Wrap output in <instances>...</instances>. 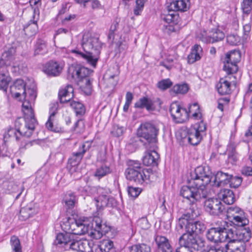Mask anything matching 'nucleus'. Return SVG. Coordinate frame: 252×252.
<instances>
[{"instance_id": "f257e3e1", "label": "nucleus", "mask_w": 252, "mask_h": 252, "mask_svg": "<svg viewBox=\"0 0 252 252\" xmlns=\"http://www.w3.org/2000/svg\"><path fill=\"white\" fill-rule=\"evenodd\" d=\"M199 215V211L194 207L190 208L178 219L176 228L178 231L185 228L184 233L179 239V244L190 249L198 251L201 247L196 239V235L202 233L206 229L205 224L194 220Z\"/></svg>"}, {"instance_id": "f03ea898", "label": "nucleus", "mask_w": 252, "mask_h": 252, "mask_svg": "<svg viewBox=\"0 0 252 252\" xmlns=\"http://www.w3.org/2000/svg\"><path fill=\"white\" fill-rule=\"evenodd\" d=\"M190 177L193 185L182 187L180 194L193 205L208 197L209 192L206 186L211 182L213 176L209 167L199 166L190 174Z\"/></svg>"}, {"instance_id": "7ed1b4c3", "label": "nucleus", "mask_w": 252, "mask_h": 252, "mask_svg": "<svg viewBox=\"0 0 252 252\" xmlns=\"http://www.w3.org/2000/svg\"><path fill=\"white\" fill-rule=\"evenodd\" d=\"M83 51L78 48L71 51L75 55L87 61V62L95 67L98 61V57L101 49L102 43L97 36H92L89 34L83 35L82 42Z\"/></svg>"}, {"instance_id": "20e7f679", "label": "nucleus", "mask_w": 252, "mask_h": 252, "mask_svg": "<svg viewBox=\"0 0 252 252\" xmlns=\"http://www.w3.org/2000/svg\"><path fill=\"white\" fill-rule=\"evenodd\" d=\"M90 70L80 64H72L68 69L67 78L70 81L74 80L80 85L84 93L89 95L92 93V87L89 77Z\"/></svg>"}, {"instance_id": "39448f33", "label": "nucleus", "mask_w": 252, "mask_h": 252, "mask_svg": "<svg viewBox=\"0 0 252 252\" xmlns=\"http://www.w3.org/2000/svg\"><path fill=\"white\" fill-rule=\"evenodd\" d=\"M125 174L128 180L137 185H142L147 181L153 182L155 176L154 173L143 168L139 161L134 160L129 161Z\"/></svg>"}, {"instance_id": "423d86ee", "label": "nucleus", "mask_w": 252, "mask_h": 252, "mask_svg": "<svg viewBox=\"0 0 252 252\" xmlns=\"http://www.w3.org/2000/svg\"><path fill=\"white\" fill-rule=\"evenodd\" d=\"M159 127L158 124L153 122H145L141 124L137 129V135L145 140L144 145L148 148L154 147L158 141L157 136L159 133Z\"/></svg>"}, {"instance_id": "0eeeda50", "label": "nucleus", "mask_w": 252, "mask_h": 252, "mask_svg": "<svg viewBox=\"0 0 252 252\" xmlns=\"http://www.w3.org/2000/svg\"><path fill=\"white\" fill-rule=\"evenodd\" d=\"M244 226L229 228L227 235L228 236V243L226 244L227 249L229 247L231 249H235L237 246L242 245L244 247L243 252H245L246 246L245 242L249 241L251 238V231L250 229L244 228Z\"/></svg>"}, {"instance_id": "6e6552de", "label": "nucleus", "mask_w": 252, "mask_h": 252, "mask_svg": "<svg viewBox=\"0 0 252 252\" xmlns=\"http://www.w3.org/2000/svg\"><path fill=\"white\" fill-rule=\"evenodd\" d=\"M23 120L22 118H18L15 122L16 128H10L3 134L2 144L6 145V142L9 141L10 138H15L17 141H19L21 138L24 137H30L34 130L28 129L25 125H22Z\"/></svg>"}, {"instance_id": "1a4fd4ad", "label": "nucleus", "mask_w": 252, "mask_h": 252, "mask_svg": "<svg viewBox=\"0 0 252 252\" xmlns=\"http://www.w3.org/2000/svg\"><path fill=\"white\" fill-rule=\"evenodd\" d=\"M229 227L228 223L225 221L220 222V225L213 227L207 230L206 237L210 242L217 243L218 242H227L228 243V234Z\"/></svg>"}, {"instance_id": "9d476101", "label": "nucleus", "mask_w": 252, "mask_h": 252, "mask_svg": "<svg viewBox=\"0 0 252 252\" xmlns=\"http://www.w3.org/2000/svg\"><path fill=\"white\" fill-rule=\"evenodd\" d=\"M64 229L71 234L72 237L73 235H82L86 233L90 235L91 230L90 224L70 218L64 223Z\"/></svg>"}, {"instance_id": "9b49d317", "label": "nucleus", "mask_w": 252, "mask_h": 252, "mask_svg": "<svg viewBox=\"0 0 252 252\" xmlns=\"http://www.w3.org/2000/svg\"><path fill=\"white\" fill-rule=\"evenodd\" d=\"M24 97V101L23 102V111L24 114V119L23 122L25 123L26 127H28V129L34 130L35 125L37 124L33 112L32 108V104L34 102H32L30 99Z\"/></svg>"}, {"instance_id": "f8f14e48", "label": "nucleus", "mask_w": 252, "mask_h": 252, "mask_svg": "<svg viewBox=\"0 0 252 252\" xmlns=\"http://www.w3.org/2000/svg\"><path fill=\"white\" fill-rule=\"evenodd\" d=\"M240 59L241 53L239 51L234 50L227 53L224 61L223 70L228 74L236 73L238 69L237 64Z\"/></svg>"}, {"instance_id": "ddd939ff", "label": "nucleus", "mask_w": 252, "mask_h": 252, "mask_svg": "<svg viewBox=\"0 0 252 252\" xmlns=\"http://www.w3.org/2000/svg\"><path fill=\"white\" fill-rule=\"evenodd\" d=\"M203 203L205 211L210 215L219 216L226 211L220 200L217 198H208Z\"/></svg>"}, {"instance_id": "4468645a", "label": "nucleus", "mask_w": 252, "mask_h": 252, "mask_svg": "<svg viewBox=\"0 0 252 252\" xmlns=\"http://www.w3.org/2000/svg\"><path fill=\"white\" fill-rule=\"evenodd\" d=\"M227 217L232 218L231 221L236 226H246L249 223V220L244 216V211L238 207H229L227 209Z\"/></svg>"}, {"instance_id": "2eb2a0df", "label": "nucleus", "mask_w": 252, "mask_h": 252, "mask_svg": "<svg viewBox=\"0 0 252 252\" xmlns=\"http://www.w3.org/2000/svg\"><path fill=\"white\" fill-rule=\"evenodd\" d=\"M161 19L164 23L162 28L164 32L170 34L172 32H176L179 30V17L178 15L173 13L168 14L162 16Z\"/></svg>"}, {"instance_id": "dca6fc26", "label": "nucleus", "mask_w": 252, "mask_h": 252, "mask_svg": "<svg viewBox=\"0 0 252 252\" xmlns=\"http://www.w3.org/2000/svg\"><path fill=\"white\" fill-rule=\"evenodd\" d=\"M169 112L173 119L178 123L184 121L189 116L188 110L181 107L177 102L171 104Z\"/></svg>"}, {"instance_id": "f3484780", "label": "nucleus", "mask_w": 252, "mask_h": 252, "mask_svg": "<svg viewBox=\"0 0 252 252\" xmlns=\"http://www.w3.org/2000/svg\"><path fill=\"white\" fill-rule=\"evenodd\" d=\"M224 32L218 28L213 29L209 32V35H202L201 40L206 43H214L224 39Z\"/></svg>"}, {"instance_id": "a211bd4d", "label": "nucleus", "mask_w": 252, "mask_h": 252, "mask_svg": "<svg viewBox=\"0 0 252 252\" xmlns=\"http://www.w3.org/2000/svg\"><path fill=\"white\" fill-rule=\"evenodd\" d=\"M16 60V48L12 47L4 51L0 59V67H5L7 68L10 66Z\"/></svg>"}, {"instance_id": "6ab92c4d", "label": "nucleus", "mask_w": 252, "mask_h": 252, "mask_svg": "<svg viewBox=\"0 0 252 252\" xmlns=\"http://www.w3.org/2000/svg\"><path fill=\"white\" fill-rule=\"evenodd\" d=\"M63 67L61 63L54 61L47 63L43 67L44 72L49 76H58L62 72Z\"/></svg>"}, {"instance_id": "aec40b11", "label": "nucleus", "mask_w": 252, "mask_h": 252, "mask_svg": "<svg viewBox=\"0 0 252 252\" xmlns=\"http://www.w3.org/2000/svg\"><path fill=\"white\" fill-rule=\"evenodd\" d=\"M231 76L226 77L225 78H221L217 84L216 87L218 93L221 95H226L231 93V83L236 85V82L232 80L230 81L228 79H231Z\"/></svg>"}, {"instance_id": "412c9836", "label": "nucleus", "mask_w": 252, "mask_h": 252, "mask_svg": "<svg viewBox=\"0 0 252 252\" xmlns=\"http://www.w3.org/2000/svg\"><path fill=\"white\" fill-rule=\"evenodd\" d=\"M231 249L230 247L228 249L224 247L216 246L213 245H208L205 247L202 252H243L244 247L242 245H239L235 248Z\"/></svg>"}, {"instance_id": "4be33fe9", "label": "nucleus", "mask_w": 252, "mask_h": 252, "mask_svg": "<svg viewBox=\"0 0 252 252\" xmlns=\"http://www.w3.org/2000/svg\"><path fill=\"white\" fill-rule=\"evenodd\" d=\"M152 150L145 153V156L143 158V163L146 166H157L158 164V160L159 156L155 151V146L151 147ZM148 148H150L149 147Z\"/></svg>"}, {"instance_id": "5701e85b", "label": "nucleus", "mask_w": 252, "mask_h": 252, "mask_svg": "<svg viewBox=\"0 0 252 252\" xmlns=\"http://www.w3.org/2000/svg\"><path fill=\"white\" fill-rule=\"evenodd\" d=\"M10 91L12 96L18 98L21 95H25L26 84L22 79H17L10 87Z\"/></svg>"}, {"instance_id": "b1692460", "label": "nucleus", "mask_w": 252, "mask_h": 252, "mask_svg": "<svg viewBox=\"0 0 252 252\" xmlns=\"http://www.w3.org/2000/svg\"><path fill=\"white\" fill-rule=\"evenodd\" d=\"M98 192L100 194L96 200L98 203L97 206L103 208L110 206L111 204L110 203V202H112L113 198H110L108 196L110 193V190L108 189H104L101 188L99 189Z\"/></svg>"}, {"instance_id": "393cba45", "label": "nucleus", "mask_w": 252, "mask_h": 252, "mask_svg": "<svg viewBox=\"0 0 252 252\" xmlns=\"http://www.w3.org/2000/svg\"><path fill=\"white\" fill-rule=\"evenodd\" d=\"M230 174L222 171H218L214 177L212 185L216 187H223L228 184Z\"/></svg>"}, {"instance_id": "a878e982", "label": "nucleus", "mask_w": 252, "mask_h": 252, "mask_svg": "<svg viewBox=\"0 0 252 252\" xmlns=\"http://www.w3.org/2000/svg\"><path fill=\"white\" fill-rule=\"evenodd\" d=\"M74 89L70 85H67L59 92L58 96L61 103L70 101L73 97Z\"/></svg>"}, {"instance_id": "bb28decb", "label": "nucleus", "mask_w": 252, "mask_h": 252, "mask_svg": "<svg viewBox=\"0 0 252 252\" xmlns=\"http://www.w3.org/2000/svg\"><path fill=\"white\" fill-rule=\"evenodd\" d=\"M159 252H172V248L165 237L157 236L155 239Z\"/></svg>"}, {"instance_id": "cd10ccee", "label": "nucleus", "mask_w": 252, "mask_h": 252, "mask_svg": "<svg viewBox=\"0 0 252 252\" xmlns=\"http://www.w3.org/2000/svg\"><path fill=\"white\" fill-rule=\"evenodd\" d=\"M72 239V237L71 234L66 231L64 233L57 234L54 243L56 245H60L62 247L65 246L67 248Z\"/></svg>"}, {"instance_id": "c85d7f7f", "label": "nucleus", "mask_w": 252, "mask_h": 252, "mask_svg": "<svg viewBox=\"0 0 252 252\" xmlns=\"http://www.w3.org/2000/svg\"><path fill=\"white\" fill-rule=\"evenodd\" d=\"M202 56V48L200 45L195 44L192 48L191 52L188 56V63L191 64L199 60Z\"/></svg>"}, {"instance_id": "c756f323", "label": "nucleus", "mask_w": 252, "mask_h": 252, "mask_svg": "<svg viewBox=\"0 0 252 252\" xmlns=\"http://www.w3.org/2000/svg\"><path fill=\"white\" fill-rule=\"evenodd\" d=\"M189 0H175L170 2L168 6L169 10L173 11H186L189 8L187 2H189Z\"/></svg>"}, {"instance_id": "7c9ffc66", "label": "nucleus", "mask_w": 252, "mask_h": 252, "mask_svg": "<svg viewBox=\"0 0 252 252\" xmlns=\"http://www.w3.org/2000/svg\"><path fill=\"white\" fill-rule=\"evenodd\" d=\"M90 146L86 147V144H83L79 147L78 151L73 152L72 154L71 158L69 159L70 164L75 165L76 163H79L82 159L84 154L89 150Z\"/></svg>"}, {"instance_id": "2f4dec72", "label": "nucleus", "mask_w": 252, "mask_h": 252, "mask_svg": "<svg viewBox=\"0 0 252 252\" xmlns=\"http://www.w3.org/2000/svg\"><path fill=\"white\" fill-rule=\"evenodd\" d=\"M187 138L188 142L192 145H197L202 139V136L199 132L196 130V128L190 129L188 132L187 135L182 137V138Z\"/></svg>"}, {"instance_id": "473e14b6", "label": "nucleus", "mask_w": 252, "mask_h": 252, "mask_svg": "<svg viewBox=\"0 0 252 252\" xmlns=\"http://www.w3.org/2000/svg\"><path fill=\"white\" fill-rule=\"evenodd\" d=\"M110 227L107 226L105 223H103V225L100 228H98V230H91L90 233V236L94 239H99L103 235H105L107 237H109V233L110 232Z\"/></svg>"}, {"instance_id": "72a5a7b5", "label": "nucleus", "mask_w": 252, "mask_h": 252, "mask_svg": "<svg viewBox=\"0 0 252 252\" xmlns=\"http://www.w3.org/2000/svg\"><path fill=\"white\" fill-rule=\"evenodd\" d=\"M77 201L76 196L74 193L71 191L67 192L63 199V202L64 204V206L66 210L73 209Z\"/></svg>"}, {"instance_id": "f704fd0d", "label": "nucleus", "mask_w": 252, "mask_h": 252, "mask_svg": "<svg viewBox=\"0 0 252 252\" xmlns=\"http://www.w3.org/2000/svg\"><path fill=\"white\" fill-rule=\"evenodd\" d=\"M134 107L137 108H145L148 111H153L155 109L154 101L147 97L140 98L134 104Z\"/></svg>"}, {"instance_id": "c9c22d12", "label": "nucleus", "mask_w": 252, "mask_h": 252, "mask_svg": "<svg viewBox=\"0 0 252 252\" xmlns=\"http://www.w3.org/2000/svg\"><path fill=\"white\" fill-rule=\"evenodd\" d=\"M36 213L35 209L33 205L29 204L21 209L19 218L20 220L24 221L32 217Z\"/></svg>"}, {"instance_id": "e433bc0d", "label": "nucleus", "mask_w": 252, "mask_h": 252, "mask_svg": "<svg viewBox=\"0 0 252 252\" xmlns=\"http://www.w3.org/2000/svg\"><path fill=\"white\" fill-rule=\"evenodd\" d=\"M10 79L7 69L5 67H0V90L6 91Z\"/></svg>"}, {"instance_id": "4c0bfd02", "label": "nucleus", "mask_w": 252, "mask_h": 252, "mask_svg": "<svg viewBox=\"0 0 252 252\" xmlns=\"http://www.w3.org/2000/svg\"><path fill=\"white\" fill-rule=\"evenodd\" d=\"M114 70V73H111V68H110L106 72L104 76L107 77L108 81L112 86H115L117 85L118 82V77L119 75L120 71L118 66L113 67Z\"/></svg>"}, {"instance_id": "58836bf2", "label": "nucleus", "mask_w": 252, "mask_h": 252, "mask_svg": "<svg viewBox=\"0 0 252 252\" xmlns=\"http://www.w3.org/2000/svg\"><path fill=\"white\" fill-rule=\"evenodd\" d=\"M39 17L35 16V18H33L32 21H30L31 23H29L24 26V30L26 34L31 36L34 34L38 30V26L37 22L38 20Z\"/></svg>"}, {"instance_id": "ea45409f", "label": "nucleus", "mask_w": 252, "mask_h": 252, "mask_svg": "<svg viewBox=\"0 0 252 252\" xmlns=\"http://www.w3.org/2000/svg\"><path fill=\"white\" fill-rule=\"evenodd\" d=\"M223 201L226 204H232L235 201L233 192L227 189H224L221 192Z\"/></svg>"}, {"instance_id": "a19ab883", "label": "nucleus", "mask_w": 252, "mask_h": 252, "mask_svg": "<svg viewBox=\"0 0 252 252\" xmlns=\"http://www.w3.org/2000/svg\"><path fill=\"white\" fill-rule=\"evenodd\" d=\"M99 245L100 249L97 252H115L113 242L110 240H103Z\"/></svg>"}, {"instance_id": "79ce46f5", "label": "nucleus", "mask_w": 252, "mask_h": 252, "mask_svg": "<svg viewBox=\"0 0 252 252\" xmlns=\"http://www.w3.org/2000/svg\"><path fill=\"white\" fill-rule=\"evenodd\" d=\"M47 52L46 42L43 39H38L35 46L34 55H44Z\"/></svg>"}, {"instance_id": "37998d69", "label": "nucleus", "mask_w": 252, "mask_h": 252, "mask_svg": "<svg viewBox=\"0 0 252 252\" xmlns=\"http://www.w3.org/2000/svg\"><path fill=\"white\" fill-rule=\"evenodd\" d=\"M70 106L74 110L77 116H82L85 113V108L83 104L79 102L72 101L70 103Z\"/></svg>"}, {"instance_id": "c03bdc74", "label": "nucleus", "mask_w": 252, "mask_h": 252, "mask_svg": "<svg viewBox=\"0 0 252 252\" xmlns=\"http://www.w3.org/2000/svg\"><path fill=\"white\" fill-rule=\"evenodd\" d=\"M10 244L12 252H22V247L19 238L15 235L10 238Z\"/></svg>"}, {"instance_id": "a18cd8bd", "label": "nucleus", "mask_w": 252, "mask_h": 252, "mask_svg": "<svg viewBox=\"0 0 252 252\" xmlns=\"http://www.w3.org/2000/svg\"><path fill=\"white\" fill-rule=\"evenodd\" d=\"M228 160L232 164H234L237 160V154L235 147L233 145H230L227 149Z\"/></svg>"}, {"instance_id": "49530a36", "label": "nucleus", "mask_w": 252, "mask_h": 252, "mask_svg": "<svg viewBox=\"0 0 252 252\" xmlns=\"http://www.w3.org/2000/svg\"><path fill=\"white\" fill-rule=\"evenodd\" d=\"M36 87L34 83H32L30 88H28L27 89H26L27 93L25 95H23L24 97L30 99L32 102H34L36 97Z\"/></svg>"}, {"instance_id": "de8ad7c7", "label": "nucleus", "mask_w": 252, "mask_h": 252, "mask_svg": "<svg viewBox=\"0 0 252 252\" xmlns=\"http://www.w3.org/2000/svg\"><path fill=\"white\" fill-rule=\"evenodd\" d=\"M56 114V112L55 111L50 113L48 121L46 123V126L48 129L55 132H58L61 130V128L56 126L54 127L53 124V121L54 119Z\"/></svg>"}, {"instance_id": "09e8293b", "label": "nucleus", "mask_w": 252, "mask_h": 252, "mask_svg": "<svg viewBox=\"0 0 252 252\" xmlns=\"http://www.w3.org/2000/svg\"><path fill=\"white\" fill-rule=\"evenodd\" d=\"M150 247L144 244L135 245L129 249V252H150Z\"/></svg>"}, {"instance_id": "8fccbe9b", "label": "nucleus", "mask_w": 252, "mask_h": 252, "mask_svg": "<svg viewBox=\"0 0 252 252\" xmlns=\"http://www.w3.org/2000/svg\"><path fill=\"white\" fill-rule=\"evenodd\" d=\"M110 172L111 171L109 166L106 165H102L96 169L94 173V176L99 179Z\"/></svg>"}, {"instance_id": "3c124183", "label": "nucleus", "mask_w": 252, "mask_h": 252, "mask_svg": "<svg viewBox=\"0 0 252 252\" xmlns=\"http://www.w3.org/2000/svg\"><path fill=\"white\" fill-rule=\"evenodd\" d=\"M189 87L187 84H176L171 90V92L175 94H184L187 93Z\"/></svg>"}, {"instance_id": "603ef678", "label": "nucleus", "mask_w": 252, "mask_h": 252, "mask_svg": "<svg viewBox=\"0 0 252 252\" xmlns=\"http://www.w3.org/2000/svg\"><path fill=\"white\" fill-rule=\"evenodd\" d=\"M29 2L33 10V18L35 19V16L39 17V7L41 6V0H30Z\"/></svg>"}, {"instance_id": "864d4df0", "label": "nucleus", "mask_w": 252, "mask_h": 252, "mask_svg": "<svg viewBox=\"0 0 252 252\" xmlns=\"http://www.w3.org/2000/svg\"><path fill=\"white\" fill-rule=\"evenodd\" d=\"M10 66H12V71L14 72L20 73V71H25L26 70L25 63L19 60H15Z\"/></svg>"}, {"instance_id": "5fc2aeb1", "label": "nucleus", "mask_w": 252, "mask_h": 252, "mask_svg": "<svg viewBox=\"0 0 252 252\" xmlns=\"http://www.w3.org/2000/svg\"><path fill=\"white\" fill-rule=\"evenodd\" d=\"M242 182V178L238 176L233 177L230 175V178L228 184L230 188H237L239 187Z\"/></svg>"}, {"instance_id": "6e6d98bb", "label": "nucleus", "mask_w": 252, "mask_h": 252, "mask_svg": "<svg viewBox=\"0 0 252 252\" xmlns=\"http://www.w3.org/2000/svg\"><path fill=\"white\" fill-rule=\"evenodd\" d=\"M173 83L169 79H163L157 84V87L160 90L164 91L170 88Z\"/></svg>"}, {"instance_id": "4d7b16f0", "label": "nucleus", "mask_w": 252, "mask_h": 252, "mask_svg": "<svg viewBox=\"0 0 252 252\" xmlns=\"http://www.w3.org/2000/svg\"><path fill=\"white\" fill-rule=\"evenodd\" d=\"M147 0H136V5L134 9V14L136 15H139L140 13L143 10L144 3Z\"/></svg>"}, {"instance_id": "13d9d810", "label": "nucleus", "mask_w": 252, "mask_h": 252, "mask_svg": "<svg viewBox=\"0 0 252 252\" xmlns=\"http://www.w3.org/2000/svg\"><path fill=\"white\" fill-rule=\"evenodd\" d=\"M103 225L102 220L99 217H94L93 220V222L91 226V229L92 230H98V228H100Z\"/></svg>"}, {"instance_id": "bf43d9fd", "label": "nucleus", "mask_w": 252, "mask_h": 252, "mask_svg": "<svg viewBox=\"0 0 252 252\" xmlns=\"http://www.w3.org/2000/svg\"><path fill=\"white\" fill-rule=\"evenodd\" d=\"M252 1L250 0H243L242 3V9L244 13L248 14L252 9Z\"/></svg>"}, {"instance_id": "052dcab7", "label": "nucleus", "mask_w": 252, "mask_h": 252, "mask_svg": "<svg viewBox=\"0 0 252 252\" xmlns=\"http://www.w3.org/2000/svg\"><path fill=\"white\" fill-rule=\"evenodd\" d=\"M189 114V113H192V116L196 117L198 116V113L200 112L199 106L197 102L194 103L191 105H190L189 107V111H188Z\"/></svg>"}, {"instance_id": "680f3d73", "label": "nucleus", "mask_w": 252, "mask_h": 252, "mask_svg": "<svg viewBox=\"0 0 252 252\" xmlns=\"http://www.w3.org/2000/svg\"><path fill=\"white\" fill-rule=\"evenodd\" d=\"M80 243L81 240L78 241H75L72 238L71 242H70L68 245V247L69 248V249H71L73 251L80 252V246L81 245Z\"/></svg>"}, {"instance_id": "e2e57ef3", "label": "nucleus", "mask_w": 252, "mask_h": 252, "mask_svg": "<svg viewBox=\"0 0 252 252\" xmlns=\"http://www.w3.org/2000/svg\"><path fill=\"white\" fill-rule=\"evenodd\" d=\"M227 42L231 45H235L239 42L240 38L237 35L230 34L226 37Z\"/></svg>"}, {"instance_id": "0e129e2a", "label": "nucleus", "mask_w": 252, "mask_h": 252, "mask_svg": "<svg viewBox=\"0 0 252 252\" xmlns=\"http://www.w3.org/2000/svg\"><path fill=\"white\" fill-rule=\"evenodd\" d=\"M141 191V189L139 188L130 187L128 189V194L133 197H137Z\"/></svg>"}, {"instance_id": "69168bd1", "label": "nucleus", "mask_w": 252, "mask_h": 252, "mask_svg": "<svg viewBox=\"0 0 252 252\" xmlns=\"http://www.w3.org/2000/svg\"><path fill=\"white\" fill-rule=\"evenodd\" d=\"M138 224L142 229H146L149 227V223L147 219L143 218L138 221Z\"/></svg>"}, {"instance_id": "338daca9", "label": "nucleus", "mask_w": 252, "mask_h": 252, "mask_svg": "<svg viewBox=\"0 0 252 252\" xmlns=\"http://www.w3.org/2000/svg\"><path fill=\"white\" fill-rule=\"evenodd\" d=\"M88 3H90L93 9H100L101 5L98 0H89Z\"/></svg>"}, {"instance_id": "774afa93", "label": "nucleus", "mask_w": 252, "mask_h": 252, "mask_svg": "<svg viewBox=\"0 0 252 252\" xmlns=\"http://www.w3.org/2000/svg\"><path fill=\"white\" fill-rule=\"evenodd\" d=\"M179 245L180 247L176 249V252H193V250L187 247L183 246L182 245Z\"/></svg>"}]
</instances>
